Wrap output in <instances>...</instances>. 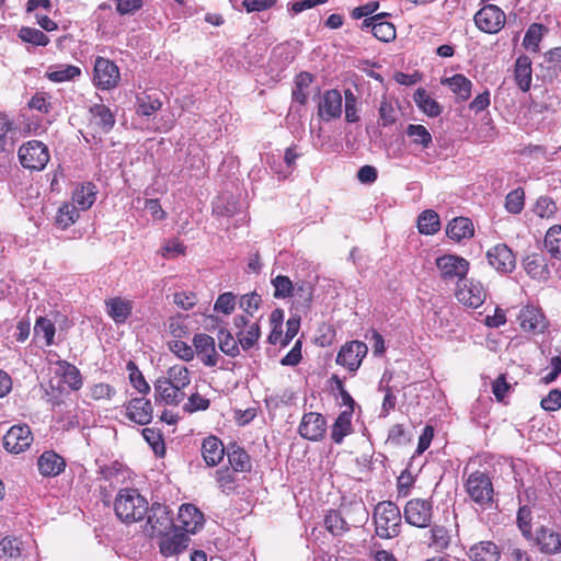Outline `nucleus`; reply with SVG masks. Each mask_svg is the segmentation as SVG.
I'll use <instances>...</instances> for the list:
<instances>
[{"mask_svg":"<svg viewBox=\"0 0 561 561\" xmlns=\"http://www.w3.org/2000/svg\"><path fill=\"white\" fill-rule=\"evenodd\" d=\"M114 508L116 516L124 523H136L148 511V502L134 489H124L115 499Z\"/></svg>","mask_w":561,"mask_h":561,"instance_id":"obj_1","label":"nucleus"},{"mask_svg":"<svg viewBox=\"0 0 561 561\" xmlns=\"http://www.w3.org/2000/svg\"><path fill=\"white\" fill-rule=\"evenodd\" d=\"M376 534L383 539L394 538L400 534L401 513L391 501H383L376 505L374 511Z\"/></svg>","mask_w":561,"mask_h":561,"instance_id":"obj_2","label":"nucleus"},{"mask_svg":"<svg viewBox=\"0 0 561 561\" xmlns=\"http://www.w3.org/2000/svg\"><path fill=\"white\" fill-rule=\"evenodd\" d=\"M465 489L472 502L485 508L493 502L494 490L489 476L481 471L469 474L465 482Z\"/></svg>","mask_w":561,"mask_h":561,"instance_id":"obj_3","label":"nucleus"},{"mask_svg":"<svg viewBox=\"0 0 561 561\" xmlns=\"http://www.w3.org/2000/svg\"><path fill=\"white\" fill-rule=\"evenodd\" d=\"M144 533L149 537H161L175 528L171 511L167 505L154 503L147 511Z\"/></svg>","mask_w":561,"mask_h":561,"instance_id":"obj_4","label":"nucleus"},{"mask_svg":"<svg viewBox=\"0 0 561 561\" xmlns=\"http://www.w3.org/2000/svg\"><path fill=\"white\" fill-rule=\"evenodd\" d=\"M19 159L23 168L41 171L49 161V151L42 141L31 140L20 147Z\"/></svg>","mask_w":561,"mask_h":561,"instance_id":"obj_5","label":"nucleus"},{"mask_svg":"<svg viewBox=\"0 0 561 561\" xmlns=\"http://www.w3.org/2000/svg\"><path fill=\"white\" fill-rule=\"evenodd\" d=\"M436 267L444 282L463 280L469 271V261L455 254H445L436 259Z\"/></svg>","mask_w":561,"mask_h":561,"instance_id":"obj_6","label":"nucleus"},{"mask_svg":"<svg viewBox=\"0 0 561 561\" xmlns=\"http://www.w3.org/2000/svg\"><path fill=\"white\" fill-rule=\"evenodd\" d=\"M403 516L411 526L430 527L433 517V503L424 499H412L405 504Z\"/></svg>","mask_w":561,"mask_h":561,"instance_id":"obj_7","label":"nucleus"},{"mask_svg":"<svg viewBox=\"0 0 561 561\" xmlns=\"http://www.w3.org/2000/svg\"><path fill=\"white\" fill-rule=\"evenodd\" d=\"M121 79L118 67L110 59L98 57L94 61V84L102 90L115 88Z\"/></svg>","mask_w":561,"mask_h":561,"instance_id":"obj_8","label":"nucleus"},{"mask_svg":"<svg viewBox=\"0 0 561 561\" xmlns=\"http://www.w3.org/2000/svg\"><path fill=\"white\" fill-rule=\"evenodd\" d=\"M474 23L482 32L496 34L505 24V13L497 5L488 4L476 13Z\"/></svg>","mask_w":561,"mask_h":561,"instance_id":"obj_9","label":"nucleus"},{"mask_svg":"<svg viewBox=\"0 0 561 561\" xmlns=\"http://www.w3.org/2000/svg\"><path fill=\"white\" fill-rule=\"evenodd\" d=\"M489 264L499 273L510 274L515 270L516 257L512 250L504 243H499L486 252Z\"/></svg>","mask_w":561,"mask_h":561,"instance_id":"obj_10","label":"nucleus"},{"mask_svg":"<svg viewBox=\"0 0 561 561\" xmlns=\"http://www.w3.org/2000/svg\"><path fill=\"white\" fill-rule=\"evenodd\" d=\"M367 351V345L363 342H348L341 347L336 356V363L346 367L350 371H355L360 366Z\"/></svg>","mask_w":561,"mask_h":561,"instance_id":"obj_11","label":"nucleus"},{"mask_svg":"<svg viewBox=\"0 0 561 561\" xmlns=\"http://www.w3.org/2000/svg\"><path fill=\"white\" fill-rule=\"evenodd\" d=\"M33 442L31 428L23 425L12 426L3 436L4 448L13 454H20L30 447Z\"/></svg>","mask_w":561,"mask_h":561,"instance_id":"obj_12","label":"nucleus"},{"mask_svg":"<svg viewBox=\"0 0 561 561\" xmlns=\"http://www.w3.org/2000/svg\"><path fill=\"white\" fill-rule=\"evenodd\" d=\"M159 541L160 552L163 557H178L186 550L190 537L178 528L162 535Z\"/></svg>","mask_w":561,"mask_h":561,"instance_id":"obj_13","label":"nucleus"},{"mask_svg":"<svg viewBox=\"0 0 561 561\" xmlns=\"http://www.w3.org/2000/svg\"><path fill=\"white\" fill-rule=\"evenodd\" d=\"M194 354L207 367L218 364L219 354L216 351L215 339L205 333L195 334L193 337Z\"/></svg>","mask_w":561,"mask_h":561,"instance_id":"obj_14","label":"nucleus"},{"mask_svg":"<svg viewBox=\"0 0 561 561\" xmlns=\"http://www.w3.org/2000/svg\"><path fill=\"white\" fill-rule=\"evenodd\" d=\"M327 431V421L320 413L309 412L304 414L300 425L299 434L309 440H320Z\"/></svg>","mask_w":561,"mask_h":561,"instance_id":"obj_15","label":"nucleus"},{"mask_svg":"<svg viewBox=\"0 0 561 561\" xmlns=\"http://www.w3.org/2000/svg\"><path fill=\"white\" fill-rule=\"evenodd\" d=\"M463 285L456 290V298L459 302L478 308L485 300V290L482 284L474 279H463Z\"/></svg>","mask_w":561,"mask_h":561,"instance_id":"obj_16","label":"nucleus"},{"mask_svg":"<svg viewBox=\"0 0 561 561\" xmlns=\"http://www.w3.org/2000/svg\"><path fill=\"white\" fill-rule=\"evenodd\" d=\"M179 526L175 528L186 535L197 533L204 525L203 513L193 504H183L179 508Z\"/></svg>","mask_w":561,"mask_h":561,"instance_id":"obj_17","label":"nucleus"},{"mask_svg":"<svg viewBox=\"0 0 561 561\" xmlns=\"http://www.w3.org/2000/svg\"><path fill=\"white\" fill-rule=\"evenodd\" d=\"M341 114V93L335 89L325 91L318 104V116L325 122H330L332 119L339 118Z\"/></svg>","mask_w":561,"mask_h":561,"instance_id":"obj_18","label":"nucleus"},{"mask_svg":"<svg viewBox=\"0 0 561 561\" xmlns=\"http://www.w3.org/2000/svg\"><path fill=\"white\" fill-rule=\"evenodd\" d=\"M152 404L145 398H134L126 407L127 417L140 425L149 424L152 420Z\"/></svg>","mask_w":561,"mask_h":561,"instance_id":"obj_19","label":"nucleus"},{"mask_svg":"<svg viewBox=\"0 0 561 561\" xmlns=\"http://www.w3.org/2000/svg\"><path fill=\"white\" fill-rule=\"evenodd\" d=\"M520 328L526 332L540 333L546 328L543 314L534 307H525L518 316Z\"/></svg>","mask_w":561,"mask_h":561,"instance_id":"obj_20","label":"nucleus"},{"mask_svg":"<svg viewBox=\"0 0 561 561\" xmlns=\"http://www.w3.org/2000/svg\"><path fill=\"white\" fill-rule=\"evenodd\" d=\"M154 397L157 401L168 405H179L185 398L182 390H176L172 385L158 378L154 382Z\"/></svg>","mask_w":561,"mask_h":561,"instance_id":"obj_21","label":"nucleus"},{"mask_svg":"<svg viewBox=\"0 0 561 561\" xmlns=\"http://www.w3.org/2000/svg\"><path fill=\"white\" fill-rule=\"evenodd\" d=\"M41 474L56 477L65 469V460L53 450L44 451L37 461Z\"/></svg>","mask_w":561,"mask_h":561,"instance_id":"obj_22","label":"nucleus"},{"mask_svg":"<svg viewBox=\"0 0 561 561\" xmlns=\"http://www.w3.org/2000/svg\"><path fill=\"white\" fill-rule=\"evenodd\" d=\"M536 541L542 553L556 554L561 552V535L550 528H540Z\"/></svg>","mask_w":561,"mask_h":561,"instance_id":"obj_23","label":"nucleus"},{"mask_svg":"<svg viewBox=\"0 0 561 561\" xmlns=\"http://www.w3.org/2000/svg\"><path fill=\"white\" fill-rule=\"evenodd\" d=\"M202 456L208 466L214 467L218 465L225 456L221 440L215 436L206 437L202 444Z\"/></svg>","mask_w":561,"mask_h":561,"instance_id":"obj_24","label":"nucleus"},{"mask_svg":"<svg viewBox=\"0 0 561 561\" xmlns=\"http://www.w3.org/2000/svg\"><path fill=\"white\" fill-rule=\"evenodd\" d=\"M531 60L528 56L522 55L515 61L514 79L523 92H527L531 84Z\"/></svg>","mask_w":561,"mask_h":561,"instance_id":"obj_25","label":"nucleus"},{"mask_svg":"<svg viewBox=\"0 0 561 561\" xmlns=\"http://www.w3.org/2000/svg\"><path fill=\"white\" fill-rule=\"evenodd\" d=\"M473 232L474 228L472 221L466 217H457L453 219L446 228L447 236L455 241L471 238Z\"/></svg>","mask_w":561,"mask_h":561,"instance_id":"obj_26","label":"nucleus"},{"mask_svg":"<svg viewBox=\"0 0 561 561\" xmlns=\"http://www.w3.org/2000/svg\"><path fill=\"white\" fill-rule=\"evenodd\" d=\"M352 409L342 411L331 428V438L335 444H341L345 436L352 433Z\"/></svg>","mask_w":561,"mask_h":561,"instance_id":"obj_27","label":"nucleus"},{"mask_svg":"<svg viewBox=\"0 0 561 561\" xmlns=\"http://www.w3.org/2000/svg\"><path fill=\"white\" fill-rule=\"evenodd\" d=\"M105 306L108 316L116 323H124L131 313V304L119 297L106 300Z\"/></svg>","mask_w":561,"mask_h":561,"instance_id":"obj_28","label":"nucleus"},{"mask_svg":"<svg viewBox=\"0 0 561 561\" xmlns=\"http://www.w3.org/2000/svg\"><path fill=\"white\" fill-rule=\"evenodd\" d=\"M56 374L59 375L65 383H67L72 390H79L82 387V378L79 369L66 362H57Z\"/></svg>","mask_w":561,"mask_h":561,"instance_id":"obj_29","label":"nucleus"},{"mask_svg":"<svg viewBox=\"0 0 561 561\" xmlns=\"http://www.w3.org/2000/svg\"><path fill=\"white\" fill-rule=\"evenodd\" d=\"M469 558L472 561H497L499 549L491 541H481L470 548Z\"/></svg>","mask_w":561,"mask_h":561,"instance_id":"obj_30","label":"nucleus"},{"mask_svg":"<svg viewBox=\"0 0 561 561\" xmlns=\"http://www.w3.org/2000/svg\"><path fill=\"white\" fill-rule=\"evenodd\" d=\"M444 85H448L450 90L459 98L461 101H466L471 95L472 83L469 79H467L463 75H455L450 78H446L442 81Z\"/></svg>","mask_w":561,"mask_h":561,"instance_id":"obj_31","label":"nucleus"},{"mask_svg":"<svg viewBox=\"0 0 561 561\" xmlns=\"http://www.w3.org/2000/svg\"><path fill=\"white\" fill-rule=\"evenodd\" d=\"M176 390H182L191 382L190 370L183 365H175L169 368L167 377H161Z\"/></svg>","mask_w":561,"mask_h":561,"instance_id":"obj_32","label":"nucleus"},{"mask_svg":"<svg viewBox=\"0 0 561 561\" xmlns=\"http://www.w3.org/2000/svg\"><path fill=\"white\" fill-rule=\"evenodd\" d=\"M416 105L430 117H437L442 113V106L432 99L423 89H417L414 93Z\"/></svg>","mask_w":561,"mask_h":561,"instance_id":"obj_33","label":"nucleus"},{"mask_svg":"<svg viewBox=\"0 0 561 561\" xmlns=\"http://www.w3.org/2000/svg\"><path fill=\"white\" fill-rule=\"evenodd\" d=\"M80 75V68L72 65H57L50 67L49 71L46 73L47 78L53 82L70 81Z\"/></svg>","mask_w":561,"mask_h":561,"instance_id":"obj_34","label":"nucleus"},{"mask_svg":"<svg viewBox=\"0 0 561 561\" xmlns=\"http://www.w3.org/2000/svg\"><path fill=\"white\" fill-rule=\"evenodd\" d=\"M22 542L15 537H4L0 541V561L16 560L22 554Z\"/></svg>","mask_w":561,"mask_h":561,"instance_id":"obj_35","label":"nucleus"},{"mask_svg":"<svg viewBox=\"0 0 561 561\" xmlns=\"http://www.w3.org/2000/svg\"><path fill=\"white\" fill-rule=\"evenodd\" d=\"M90 113L95 124L105 131H108L115 124L111 110L104 104H94L90 107Z\"/></svg>","mask_w":561,"mask_h":561,"instance_id":"obj_36","label":"nucleus"},{"mask_svg":"<svg viewBox=\"0 0 561 561\" xmlns=\"http://www.w3.org/2000/svg\"><path fill=\"white\" fill-rule=\"evenodd\" d=\"M324 525L333 536H341L350 529V524L339 511H330L325 515Z\"/></svg>","mask_w":561,"mask_h":561,"instance_id":"obj_37","label":"nucleus"},{"mask_svg":"<svg viewBox=\"0 0 561 561\" xmlns=\"http://www.w3.org/2000/svg\"><path fill=\"white\" fill-rule=\"evenodd\" d=\"M439 217L434 210H424L417 219L419 231L423 234H434L439 230Z\"/></svg>","mask_w":561,"mask_h":561,"instance_id":"obj_38","label":"nucleus"},{"mask_svg":"<svg viewBox=\"0 0 561 561\" xmlns=\"http://www.w3.org/2000/svg\"><path fill=\"white\" fill-rule=\"evenodd\" d=\"M545 248L554 259H561V226L556 225L548 229L545 236Z\"/></svg>","mask_w":561,"mask_h":561,"instance_id":"obj_39","label":"nucleus"},{"mask_svg":"<svg viewBox=\"0 0 561 561\" xmlns=\"http://www.w3.org/2000/svg\"><path fill=\"white\" fill-rule=\"evenodd\" d=\"M94 185L88 183L87 185H82L73 192L72 201L77 204L81 209L90 208L95 202V190Z\"/></svg>","mask_w":561,"mask_h":561,"instance_id":"obj_40","label":"nucleus"},{"mask_svg":"<svg viewBox=\"0 0 561 561\" xmlns=\"http://www.w3.org/2000/svg\"><path fill=\"white\" fill-rule=\"evenodd\" d=\"M405 134L413 144L421 145L423 148H428L432 144V135L423 125L410 124L407 127Z\"/></svg>","mask_w":561,"mask_h":561,"instance_id":"obj_41","label":"nucleus"},{"mask_svg":"<svg viewBox=\"0 0 561 561\" xmlns=\"http://www.w3.org/2000/svg\"><path fill=\"white\" fill-rule=\"evenodd\" d=\"M161 107V102L147 93L137 95V113L142 116H150Z\"/></svg>","mask_w":561,"mask_h":561,"instance_id":"obj_42","label":"nucleus"},{"mask_svg":"<svg viewBox=\"0 0 561 561\" xmlns=\"http://www.w3.org/2000/svg\"><path fill=\"white\" fill-rule=\"evenodd\" d=\"M261 335V330L257 323H252L245 331L237 332L238 342L244 351L250 350L255 345Z\"/></svg>","mask_w":561,"mask_h":561,"instance_id":"obj_43","label":"nucleus"},{"mask_svg":"<svg viewBox=\"0 0 561 561\" xmlns=\"http://www.w3.org/2000/svg\"><path fill=\"white\" fill-rule=\"evenodd\" d=\"M55 332V325L49 319L39 317L36 320L34 325V333L37 337H43L46 342V345L53 344Z\"/></svg>","mask_w":561,"mask_h":561,"instance_id":"obj_44","label":"nucleus"},{"mask_svg":"<svg viewBox=\"0 0 561 561\" xmlns=\"http://www.w3.org/2000/svg\"><path fill=\"white\" fill-rule=\"evenodd\" d=\"M218 341H219L220 351L222 353H225L226 355L236 357L239 354L238 344H240V343L227 330H225V329L219 330Z\"/></svg>","mask_w":561,"mask_h":561,"instance_id":"obj_45","label":"nucleus"},{"mask_svg":"<svg viewBox=\"0 0 561 561\" xmlns=\"http://www.w3.org/2000/svg\"><path fill=\"white\" fill-rule=\"evenodd\" d=\"M79 217V211L77 210L76 205L72 204H64L59 207L57 216H56V222L61 228H67L75 224V221Z\"/></svg>","mask_w":561,"mask_h":561,"instance_id":"obj_46","label":"nucleus"},{"mask_svg":"<svg viewBox=\"0 0 561 561\" xmlns=\"http://www.w3.org/2000/svg\"><path fill=\"white\" fill-rule=\"evenodd\" d=\"M543 26L537 23L531 24L524 37L523 45L526 49L537 51L542 38Z\"/></svg>","mask_w":561,"mask_h":561,"instance_id":"obj_47","label":"nucleus"},{"mask_svg":"<svg viewBox=\"0 0 561 561\" xmlns=\"http://www.w3.org/2000/svg\"><path fill=\"white\" fill-rule=\"evenodd\" d=\"M525 193L518 187L506 195L505 208L511 214H519L524 209Z\"/></svg>","mask_w":561,"mask_h":561,"instance_id":"obj_48","label":"nucleus"},{"mask_svg":"<svg viewBox=\"0 0 561 561\" xmlns=\"http://www.w3.org/2000/svg\"><path fill=\"white\" fill-rule=\"evenodd\" d=\"M431 540L428 545L436 550H444L449 546L450 537L448 531L443 526H434L431 528Z\"/></svg>","mask_w":561,"mask_h":561,"instance_id":"obj_49","label":"nucleus"},{"mask_svg":"<svg viewBox=\"0 0 561 561\" xmlns=\"http://www.w3.org/2000/svg\"><path fill=\"white\" fill-rule=\"evenodd\" d=\"M19 36L23 42L37 46H46L49 43V38L42 31L33 27H22Z\"/></svg>","mask_w":561,"mask_h":561,"instance_id":"obj_50","label":"nucleus"},{"mask_svg":"<svg viewBox=\"0 0 561 561\" xmlns=\"http://www.w3.org/2000/svg\"><path fill=\"white\" fill-rule=\"evenodd\" d=\"M373 34L377 39L388 43L396 38V27L390 22L379 20L374 24Z\"/></svg>","mask_w":561,"mask_h":561,"instance_id":"obj_51","label":"nucleus"},{"mask_svg":"<svg viewBox=\"0 0 561 561\" xmlns=\"http://www.w3.org/2000/svg\"><path fill=\"white\" fill-rule=\"evenodd\" d=\"M228 459L236 471L244 472L251 467L248 454L241 448H237L233 451L228 453Z\"/></svg>","mask_w":561,"mask_h":561,"instance_id":"obj_52","label":"nucleus"},{"mask_svg":"<svg viewBox=\"0 0 561 561\" xmlns=\"http://www.w3.org/2000/svg\"><path fill=\"white\" fill-rule=\"evenodd\" d=\"M272 284L275 289V298H287L290 297L294 293V284L287 276L278 275L272 279Z\"/></svg>","mask_w":561,"mask_h":561,"instance_id":"obj_53","label":"nucleus"},{"mask_svg":"<svg viewBox=\"0 0 561 561\" xmlns=\"http://www.w3.org/2000/svg\"><path fill=\"white\" fill-rule=\"evenodd\" d=\"M127 370L129 371V380L134 388L140 393H148L150 391V387L134 362H128Z\"/></svg>","mask_w":561,"mask_h":561,"instance_id":"obj_54","label":"nucleus"},{"mask_svg":"<svg viewBox=\"0 0 561 561\" xmlns=\"http://www.w3.org/2000/svg\"><path fill=\"white\" fill-rule=\"evenodd\" d=\"M142 436L146 439V442L151 446L154 454H164V442L159 431L147 427L142 430Z\"/></svg>","mask_w":561,"mask_h":561,"instance_id":"obj_55","label":"nucleus"},{"mask_svg":"<svg viewBox=\"0 0 561 561\" xmlns=\"http://www.w3.org/2000/svg\"><path fill=\"white\" fill-rule=\"evenodd\" d=\"M534 211L541 218H550L557 211V205L549 196H540L535 205Z\"/></svg>","mask_w":561,"mask_h":561,"instance_id":"obj_56","label":"nucleus"},{"mask_svg":"<svg viewBox=\"0 0 561 561\" xmlns=\"http://www.w3.org/2000/svg\"><path fill=\"white\" fill-rule=\"evenodd\" d=\"M209 400L199 393H192L187 401L183 404V410L186 413H194L197 411H206L209 408Z\"/></svg>","mask_w":561,"mask_h":561,"instance_id":"obj_57","label":"nucleus"},{"mask_svg":"<svg viewBox=\"0 0 561 561\" xmlns=\"http://www.w3.org/2000/svg\"><path fill=\"white\" fill-rule=\"evenodd\" d=\"M234 307L236 296L232 293L227 291L218 296L214 305V310L225 314H230L234 310Z\"/></svg>","mask_w":561,"mask_h":561,"instance_id":"obj_58","label":"nucleus"},{"mask_svg":"<svg viewBox=\"0 0 561 561\" xmlns=\"http://www.w3.org/2000/svg\"><path fill=\"white\" fill-rule=\"evenodd\" d=\"M344 99H345V119L348 123H356L359 119V116L357 115V99L355 94L350 90H345L344 92Z\"/></svg>","mask_w":561,"mask_h":561,"instance_id":"obj_59","label":"nucleus"},{"mask_svg":"<svg viewBox=\"0 0 561 561\" xmlns=\"http://www.w3.org/2000/svg\"><path fill=\"white\" fill-rule=\"evenodd\" d=\"M170 351L185 362L194 358V348L183 341H173L169 344Z\"/></svg>","mask_w":561,"mask_h":561,"instance_id":"obj_60","label":"nucleus"},{"mask_svg":"<svg viewBox=\"0 0 561 561\" xmlns=\"http://www.w3.org/2000/svg\"><path fill=\"white\" fill-rule=\"evenodd\" d=\"M530 520H531V511L527 506H523L518 510L517 513V525L520 531L525 537L530 536Z\"/></svg>","mask_w":561,"mask_h":561,"instance_id":"obj_61","label":"nucleus"},{"mask_svg":"<svg viewBox=\"0 0 561 561\" xmlns=\"http://www.w3.org/2000/svg\"><path fill=\"white\" fill-rule=\"evenodd\" d=\"M540 405L546 411H557L561 408V390H551L547 397L541 399Z\"/></svg>","mask_w":561,"mask_h":561,"instance_id":"obj_62","label":"nucleus"},{"mask_svg":"<svg viewBox=\"0 0 561 561\" xmlns=\"http://www.w3.org/2000/svg\"><path fill=\"white\" fill-rule=\"evenodd\" d=\"M261 297L256 293L247 294L240 297L239 306L247 313L252 314L253 310L259 309Z\"/></svg>","mask_w":561,"mask_h":561,"instance_id":"obj_63","label":"nucleus"},{"mask_svg":"<svg viewBox=\"0 0 561 561\" xmlns=\"http://www.w3.org/2000/svg\"><path fill=\"white\" fill-rule=\"evenodd\" d=\"M114 394L115 389L107 383H96L90 389V396L94 400L111 399Z\"/></svg>","mask_w":561,"mask_h":561,"instance_id":"obj_64","label":"nucleus"}]
</instances>
